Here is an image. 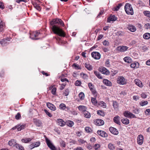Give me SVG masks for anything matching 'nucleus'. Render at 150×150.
I'll return each mask as SVG.
<instances>
[{
  "label": "nucleus",
  "instance_id": "48",
  "mask_svg": "<svg viewBox=\"0 0 150 150\" xmlns=\"http://www.w3.org/2000/svg\"><path fill=\"white\" fill-rule=\"evenodd\" d=\"M85 130L87 132H90L92 131L91 129L88 127H86L85 128Z\"/></svg>",
  "mask_w": 150,
  "mask_h": 150
},
{
  "label": "nucleus",
  "instance_id": "9",
  "mask_svg": "<svg viewBox=\"0 0 150 150\" xmlns=\"http://www.w3.org/2000/svg\"><path fill=\"white\" fill-rule=\"evenodd\" d=\"M99 71L102 73L106 75H109L110 74V71L104 67H101L99 69Z\"/></svg>",
  "mask_w": 150,
  "mask_h": 150
},
{
  "label": "nucleus",
  "instance_id": "44",
  "mask_svg": "<svg viewBox=\"0 0 150 150\" xmlns=\"http://www.w3.org/2000/svg\"><path fill=\"white\" fill-rule=\"evenodd\" d=\"M80 75L84 79H88V76L86 74H85L84 73H82L80 74Z\"/></svg>",
  "mask_w": 150,
  "mask_h": 150
},
{
  "label": "nucleus",
  "instance_id": "45",
  "mask_svg": "<svg viewBox=\"0 0 150 150\" xmlns=\"http://www.w3.org/2000/svg\"><path fill=\"white\" fill-rule=\"evenodd\" d=\"M144 14L146 16L150 17V12L148 11H144Z\"/></svg>",
  "mask_w": 150,
  "mask_h": 150
},
{
  "label": "nucleus",
  "instance_id": "10",
  "mask_svg": "<svg viewBox=\"0 0 150 150\" xmlns=\"http://www.w3.org/2000/svg\"><path fill=\"white\" fill-rule=\"evenodd\" d=\"M94 122L95 125L98 126L103 125L104 124V121L101 119H98L95 120Z\"/></svg>",
  "mask_w": 150,
  "mask_h": 150
},
{
  "label": "nucleus",
  "instance_id": "32",
  "mask_svg": "<svg viewBox=\"0 0 150 150\" xmlns=\"http://www.w3.org/2000/svg\"><path fill=\"white\" fill-rule=\"evenodd\" d=\"M84 117L86 118H89L91 117L90 113L88 111H86L84 112Z\"/></svg>",
  "mask_w": 150,
  "mask_h": 150
},
{
  "label": "nucleus",
  "instance_id": "17",
  "mask_svg": "<svg viewBox=\"0 0 150 150\" xmlns=\"http://www.w3.org/2000/svg\"><path fill=\"white\" fill-rule=\"evenodd\" d=\"M109 130L112 133L115 135H117L118 133L117 129L113 127H110Z\"/></svg>",
  "mask_w": 150,
  "mask_h": 150
},
{
  "label": "nucleus",
  "instance_id": "61",
  "mask_svg": "<svg viewBox=\"0 0 150 150\" xmlns=\"http://www.w3.org/2000/svg\"><path fill=\"white\" fill-rule=\"evenodd\" d=\"M145 27L147 29H150V25L149 23H148L147 24H146L145 25Z\"/></svg>",
  "mask_w": 150,
  "mask_h": 150
},
{
  "label": "nucleus",
  "instance_id": "53",
  "mask_svg": "<svg viewBox=\"0 0 150 150\" xmlns=\"http://www.w3.org/2000/svg\"><path fill=\"white\" fill-rule=\"evenodd\" d=\"M103 43L104 45L108 46L109 45V42L108 41L105 40L103 42Z\"/></svg>",
  "mask_w": 150,
  "mask_h": 150
},
{
  "label": "nucleus",
  "instance_id": "40",
  "mask_svg": "<svg viewBox=\"0 0 150 150\" xmlns=\"http://www.w3.org/2000/svg\"><path fill=\"white\" fill-rule=\"evenodd\" d=\"M34 7L38 11H40L41 9L40 6L36 3L33 4Z\"/></svg>",
  "mask_w": 150,
  "mask_h": 150
},
{
  "label": "nucleus",
  "instance_id": "19",
  "mask_svg": "<svg viewBox=\"0 0 150 150\" xmlns=\"http://www.w3.org/2000/svg\"><path fill=\"white\" fill-rule=\"evenodd\" d=\"M57 122L58 125L61 126H63L65 125L66 123L62 119H58Z\"/></svg>",
  "mask_w": 150,
  "mask_h": 150
},
{
  "label": "nucleus",
  "instance_id": "30",
  "mask_svg": "<svg viewBox=\"0 0 150 150\" xmlns=\"http://www.w3.org/2000/svg\"><path fill=\"white\" fill-rule=\"evenodd\" d=\"M94 73L98 78L100 79H103L102 77L101 76L100 74L98 72L94 71Z\"/></svg>",
  "mask_w": 150,
  "mask_h": 150
},
{
  "label": "nucleus",
  "instance_id": "28",
  "mask_svg": "<svg viewBox=\"0 0 150 150\" xmlns=\"http://www.w3.org/2000/svg\"><path fill=\"white\" fill-rule=\"evenodd\" d=\"M78 109L80 111H82L84 112L86 111V108L85 106L83 105H80L78 107Z\"/></svg>",
  "mask_w": 150,
  "mask_h": 150
},
{
  "label": "nucleus",
  "instance_id": "64",
  "mask_svg": "<svg viewBox=\"0 0 150 150\" xmlns=\"http://www.w3.org/2000/svg\"><path fill=\"white\" fill-rule=\"evenodd\" d=\"M74 150H83V149L81 147H78L74 149Z\"/></svg>",
  "mask_w": 150,
  "mask_h": 150
},
{
  "label": "nucleus",
  "instance_id": "1",
  "mask_svg": "<svg viewBox=\"0 0 150 150\" xmlns=\"http://www.w3.org/2000/svg\"><path fill=\"white\" fill-rule=\"evenodd\" d=\"M58 24L62 26L64 25L62 21L60 19L56 18L53 19L50 22V24L52 26V30L54 33L59 36L65 37V34L62 29L56 25H54L55 24Z\"/></svg>",
  "mask_w": 150,
  "mask_h": 150
},
{
  "label": "nucleus",
  "instance_id": "35",
  "mask_svg": "<svg viewBox=\"0 0 150 150\" xmlns=\"http://www.w3.org/2000/svg\"><path fill=\"white\" fill-rule=\"evenodd\" d=\"M16 148L20 150H24V147L23 146L18 144H17L16 145Z\"/></svg>",
  "mask_w": 150,
  "mask_h": 150
},
{
  "label": "nucleus",
  "instance_id": "57",
  "mask_svg": "<svg viewBox=\"0 0 150 150\" xmlns=\"http://www.w3.org/2000/svg\"><path fill=\"white\" fill-rule=\"evenodd\" d=\"M78 141L81 144H83L86 142V141L82 139L78 140Z\"/></svg>",
  "mask_w": 150,
  "mask_h": 150
},
{
  "label": "nucleus",
  "instance_id": "56",
  "mask_svg": "<svg viewBox=\"0 0 150 150\" xmlns=\"http://www.w3.org/2000/svg\"><path fill=\"white\" fill-rule=\"evenodd\" d=\"M75 84L76 86H80L81 84V82L80 81L77 80L76 81Z\"/></svg>",
  "mask_w": 150,
  "mask_h": 150
},
{
  "label": "nucleus",
  "instance_id": "7",
  "mask_svg": "<svg viewBox=\"0 0 150 150\" xmlns=\"http://www.w3.org/2000/svg\"><path fill=\"white\" fill-rule=\"evenodd\" d=\"M92 57L95 59H99L100 58V54L98 52H93L91 53Z\"/></svg>",
  "mask_w": 150,
  "mask_h": 150
},
{
  "label": "nucleus",
  "instance_id": "51",
  "mask_svg": "<svg viewBox=\"0 0 150 150\" xmlns=\"http://www.w3.org/2000/svg\"><path fill=\"white\" fill-rule=\"evenodd\" d=\"M122 4H119L115 8V11H118L120 8V7L122 6Z\"/></svg>",
  "mask_w": 150,
  "mask_h": 150
},
{
  "label": "nucleus",
  "instance_id": "13",
  "mask_svg": "<svg viewBox=\"0 0 150 150\" xmlns=\"http://www.w3.org/2000/svg\"><path fill=\"white\" fill-rule=\"evenodd\" d=\"M9 41L10 40L8 38L4 39L0 41V43L2 46H5L8 44Z\"/></svg>",
  "mask_w": 150,
  "mask_h": 150
},
{
  "label": "nucleus",
  "instance_id": "46",
  "mask_svg": "<svg viewBox=\"0 0 150 150\" xmlns=\"http://www.w3.org/2000/svg\"><path fill=\"white\" fill-rule=\"evenodd\" d=\"M60 145L61 146L63 147H65L66 146V144L65 142L64 141L61 140L60 142Z\"/></svg>",
  "mask_w": 150,
  "mask_h": 150
},
{
  "label": "nucleus",
  "instance_id": "63",
  "mask_svg": "<svg viewBox=\"0 0 150 150\" xmlns=\"http://www.w3.org/2000/svg\"><path fill=\"white\" fill-rule=\"evenodd\" d=\"M145 113L147 115H150V109H147L145 111Z\"/></svg>",
  "mask_w": 150,
  "mask_h": 150
},
{
  "label": "nucleus",
  "instance_id": "12",
  "mask_svg": "<svg viewBox=\"0 0 150 150\" xmlns=\"http://www.w3.org/2000/svg\"><path fill=\"white\" fill-rule=\"evenodd\" d=\"M98 134L101 137H106L108 136L107 134L105 132L102 130H98Z\"/></svg>",
  "mask_w": 150,
  "mask_h": 150
},
{
  "label": "nucleus",
  "instance_id": "15",
  "mask_svg": "<svg viewBox=\"0 0 150 150\" xmlns=\"http://www.w3.org/2000/svg\"><path fill=\"white\" fill-rule=\"evenodd\" d=\"M117 49L120 52H124L127 50L128 47L126 46H120L117 47Z\"/></svg>",
  "mask_w": 150,
  "mask_h": 150
},
{
  "label": "nucleus",
  "instance_id": "62",
  "mask_svg": "<svg viewBox=\"0 0 150 150\" xmlns=\"http://www.w3.org/2000/svg\"><path fill=\"white\" fill-rule=\"evenodd\" d=\"M104 12V11H100V12L98 14V16H97V18H99L100 17V16L101 15H102L103 14Z\"/></svg>",
  "mask_w": 150,
  "mask_h": 150
},
{
  "label": "nucleus",
  "instance_id": "58",
  "mask_svg": "<svg viewBox=\"0 0 150 150\" xmlns=\"http://www.w3.org/2000/svg\"><path fill=\"white\" fill-rule=\"evenodd\" d=\"M66 85V84L65 83H63L62 84L61 86L60 89L61 90H63L64 88V87Z\"/></svg>",
  "mask_w": 150,
  "mask_h": 150
},
{
  "label": "nucleus",
  "instance_id": "33",
  "mask_svg": "<svg viewBox=\"0 0 150 150\" xmlns=\"http://www.w3.org/2000/svg\"><path fill=\"white\" fill-rule=\"evenodd\" d=\"M18 131H20L22 129H24L25 127V125H18Z\"/></svg>",
  "mask_w": 150,
  "mask_h": 150
},
{
  "label": "nucleus",
  "instance_id": "38",
  "mask_svg": "<svg viewBox=\"0 0 150 150\" xmlns=\"http://www.w3.org/2000/svg\"><path fill=\"white\" fill-rule=\"evenodd\" d=\"M79 96L81 100L83 99L85 97L84 93L83 92H80L79 95Z\"/></svg>",
  "mask_w": 150,
  "mask_h": 150
},
{
  "label": "nucleus",
  "instance_id": "4",
  "mask_svg": "<svg viewBox=\"0 0 150 150\" xmlns=\"http://www.w3.org/2000/svg\"><path fill=\"white\" fill-rule=\"evenodd\" d=\"M124 115L126 117L130 118H136V116L128 111H125L124 113Z\"/></svg>",
  "mask_w": 150,
  "mask_h": 150
},
{
  "label": "nucleus",
  "instance_id": "36",
  "mask_svg": "<svg viewBox=\"0 0 150 150\" xmlns=\"http://www.w3.org/2000/svg\"><path fill=\"white\" fill-rule=\"evenodd\" d=\"M108 148L111 150H113L115 149V146L114 145L111 143H110L108 145Z\"/></svg>",
  "mask_w": 150,
  "mask_h": 150
},
{
  "label": "nucleus",
  "instance_id": "20",
  "mask_svg": "<svg viewBox=\"0 0 150 150\" xmlns=\"http://www.w3.org/2000/svg\"><path fill=\"white\" fill-rule=\"evenodd\" d=\"M9 145L11 146H16V145L17 144L16 143V142L14 139H12L9 141L8 142Z\"/></svg>",
  "mask_w": 150,
  "mask_h": 150
},
{
  "label": "nucleus",
  "instance_id": "60",
  "mask_svg": "<svg viewBox=\"0 0 150 150\" xmlns=\"http://www.w3.org/2000/svg\"><path fill=\"white\" fill-rule=\"evenodd\" d=\"M133 98L134 100L136 101L139 99V97L137 96H134Z\"/></svg>",
  "mask_w": 150,
  "mask_h": 150
},
{
  "label": "nucleus",
  "instance_id": "6",
  "mask_svg": "<svg viewBox=\"0 0 150 150\" xmlns=\"http://www.w3.org/2000/svg\"><path fill=\"white\" fill-rule=\"evenodd\" d=\"M40 34V33L38 32H33L32 33H30V37L33 40H38V39L36 38H35L38 36Z\"/></svg>",
  "mask_w": 150,
  "mask_h": 150
},
{
  "label": "nucleus",
  "instance_id": "42",
  "mask_svg": "<svg viewBox=\"0 0 150 150\" xmlns=\"http://www.w3.org/2000/svg\"><path fill=\"white\" fill-rule=\"evenodd\" d=\"M91 101L92 103L94 105H96L97 102L95 98H92L91 99Z\"/></svg>",
  "mask_w": 150,
  "mask_h": 150
},
{
  "label": "nucleus",
  "instance_id": "3",
  "mask_svg": "<svg viewBox=\"0 0 150 150\" xmlns=\"http://www.w3.org/2000/svg\"><path fill=\"white\" fill-rule=\"evenodd\" d=\"M45 140L47 145L51 150H60V149L59 147L58 148H56V147L52 143L50 140L47 137L45 138Z\"/></svg>",
  "mask_w": 150,
  "mask_h": 150
},
{
  "label": "nucleus",
  "instance_id": "47",
  "mask_svg": "<svg viewBox=\"0 0 150 150\" xmlns=\"http://www.w3.org/2000/svg\"><path fill=\"white\" fill-rule=\"evenodd\" d=\"M148 102L146 101H142L140 103V104L142 106H143L147 104Z\"/></svg>",
  "mask_w": 150,
  "mask_h": 150
},
{
  "label": "nucleus",
  "instance_id": "5",
  "mask_svg": "<svg viewBox=\"0 0 150 150\" xmlns=\"http://www.w3.org/2000/svg\"><path fill=\"white\" fill-rule=\"evenodd\" d=\"M117 82L119 84L122 85L125 84L126 83L125 79L124 77L121 76H120L118 78Z\"/></svg>",
  "mask_w": 150,
  "mask_h": 150
},
{
  "label": "nucleus",
  "instance_id": "16",
  "mask_svg": "<svg viewBox=\"0 0 150 150\" xmlns=\"http://www.w3.org/2000/svg\"><path fill=\"white\" fill-rule=\"evenodd\" d=\"M47 106L48 108L54 111L56 109V108L54 105L50 103H47Z\"/></svg>",
  "mask_w": 150,
  "mask_h": 150
},
{
  "label": "nucleus",
  "instance_id": "21",
  "mask_svg": "<svg viewBox=\"0 0 150 150\" xmlns=\"http://www.w3.org/2000/svg\"><path fill=\"white\" fill-rule=\"evenodd\" d=\"M34 122L35 124L38 127H40L42 125V122L37 119H35L34 120Z\"/></svg>",
  "mask_w": 150,
  "mask_h": 150
},
{
  "label": "nucleus",
  "instance_id": "11",
  "mask_svg": "<svg viewBox=\"0 0 150 150\" xmlns=\"http://www.w3.org/2000/svg\"><path fill=\"white\" fill-rule=\"evenodd\" d=\"M40 144V143L39 142L33 143L29 145V148L31 149H32L35 147H36L39 146Z\"/></svg>",
  "mask_w": 150,
  "mask_h": 150
},
{
  "label": "nucleus",
  "instance_id": "8",
  "mask_svg": "<svg viewBox=\"0 0 150 150\" xmlns=\"http://www.w3.org/2000/svg\"><path fill=\"white\" fill-rule=\"evenodd\" d=\"M88 86L94 96H96L97 93L96 91L94 88L93 85L91 83H88Z\"/></svg>",
  "mask_w": 150,
  "mask_h": 150
},
{
  "label": "nucleus",
  "instance_id": "27",
  "mask_svg": "<svg viewBox=\"0 0 150 150\" xmlns=\"http://www.w3.org/2000/svg\"><path fill=\"white\" fill-rule=\"evenodd\" d=\"M123 60L125 62H127L128 63H130L132 61V60L131 58L129 57H125L124 58Z\"/></svg>",
  "mask_w": 150,
  "mask_h": 150
},
{
  "label": "nucleus",
  "instance_id": "50",
  "mask_svg": "<svg viewBox=\"0 0 150 150\" xmlns=\"http://www.w3.org/2000/svg\"><path fill=\"white\" fill-rule=\"evenodd\" d=\"M69 90L68 89H66L64 93V94L65 96H67L69 94Z\"/></svg>",
  "mask_w": 150,
  "mask_h": 150
},
{
  "label": "nucleus",
  "instance_id": "54",
  "mask_svg": "<svg viewBox=\"0 0 150 150\" xmlns=\"http://www.w3.org/2000/svg\"><path fill=\"white\" fill-rule=\"evenodd\" d=\"M56 88L55 87L53 88L52 91V93L53 95H55L56 94Z\"/></svg>",
  "mask_w": 150,
  "mask_h": 150
},
{
  "label": "nucleus",
  "instance_id": "37",
  "mask_svg": "<svg viewBox=\"0 0 150 150\" xmlns=\"http://www.w3.org/2000/svg\"><path fill=\"white\" fill-rule=\"evenodd\" d=\"M97 113L98 115L103 117L105 115L104 112L101 110H98Z\"/></svg>",
  "mask_w": 150,
  "mask_h": 150
},
{
  "label": "nucleus",
  "instance_id": "26",
  "mask_svg": "<svg viewBox=\"0 0 150 150\" xmlns=\"http://www.w3.org/2000/svg\"><path fill=\"white\" fill-rule=\"evenodd\" d=\"M33 138H25L22 139H21V141L24 143H27L29 142H30L31 141V140Z\"/></svg>",
  "mask_w": 150,
  "mask_h": 150
},
{
  "label": "nucleus",
  "instance_id": "43",
  "mask_svg": "<svg viewBox=\"0 0 150 150\" xmlns=\"http://www.w3.org/2000/svg\"><path fill=\"white\" fill-rule=\"evenodd\" d=\"M59 107L60 109L63 110H64L66 107L64 103H61Z\"/></svg>",
  "mask_w": 150,
  "mask_h": 150
},
{
  "label": "nucleus",
  "instance_id": "52",
  "mask_svg": "<svg viewBox=\"0 0 150 150\" xmlns=\"http://www.w3.org/2000/svg\"><path fill=\"white\" fill-rule=\"evenodd\" d=\"M16 119L17 120H18L21 117V115L20 113H18L15 116Z\"/></svg>",
  "mask_w": 150,
  "mask_h": 150
},
{
  "label": "nucleus",
  "instance_id": "34",
  "mask_svg": "<svg viewBox=\"0 0 150 150\" xmlns=\"http://www.w3.org/2000/svg\"><path fill=\"white\" fill-rule=\"evenodd\" d=\"M67 125L69 127H72L74 125V122L70 120H68L66 122Z\"/></svg>",
  "mask_w": 150,
  "mask_h": 150
},
{
  "label": "nucleus",
  "instance_id": "22",
  "mask_svg": "<svg viewBox=\"0 0 150 150\" xmlns=\"http://www.w3.org/2000/svg\"><path fill=\"white\" fill-rule=\"evenodd\" d=\"M103 83L107 86H110L112 85L111 82L106 79H104L103 80Z\"/></svg>",
  "mask_w": 150,
  "mask_h": 150
},
{
  "label": "nucleus",
  "instance_id": "24",
  "mask_svg": "<svg viewBox=\"0 0 150 150\" xmlns=\"http://www.w3.org/2000/svg\"><path fill=\"white\" fill-rule=\"evenodd\" d=\"M120 117L118 116L115 117L113 118L114 122L116 124L120 125Z\"/></svg>",
  "mask_w": 150,
  "mask_h": 150
},
{
  "label": "nucleus",
  "instance_id": "31",
  "mask_svg": "<svg viewBox=\"0 0 150 150\" xmlns=\"http://www.w3.org/2000/svg\"><path fill=\"white\" fill-rule=\"evenodd\" d=\"M143 38L146 39H149L150 38V34L149 33H146L143 35Z\"/></svg>",
  "mask_w": 150,
  "mask_h": 150
},
{
  "label": "nucleus",
  "instance_id": "18",
  "mask_svg": "<svg viewBox=\"0 0 150 150\" xmlns=\"http://www.w3.org/2000/svg\"><path fill=\"white\" fill-rule=\"evenodd\" d=\"M134 82L135 84L140 87L143 86V84L141 81L138 79H136L134 80Z\"/></svg>",
  "mask_w": 150,
  "mask_h": 150
},
{
  "label": "nucleus",
  "instance_id": "2",
  "mask_svg": "<svg viewBox=\"0 0 150 150\" xmlns=\"http://www.w3.org/2000/svg\"><path fill=\"white\" fill-rule=\"evenodd\" d=\"M125 9L126 13L128 15H132L133 11L132 5L129 3H127L125 6Z\"/></svg>",
  "mask_w": 150,
  "mask_h": 150
},
{
  "label": "nucleus",
  "instance_id": "41",
  "mask_svg": "<svg viewBox=\"0 0 150 150\" xmlns=\"http://www.w3.org/2000/svg\"><path fill=\"white\" fill-rule=\"evenodd\" d=\"M113 106L115 109L116 110L118 107V105L117 103L115 101L113 102Z\"/></svg>",
  "mask_w": 150,
  "mask_h": 150
},
{
  "label": "nucleus",
  "instance_id": "49",
  "mask_svg": "<svg viewBox=\"0 0 150 150\" xmlns=\"http://www.w3.org/2000/svg\"><path fill=\"white\" fill-rule=\"evenodd\" d=\"M105 65L106 67H109L110 66L109 60L108 59L105 62Z\"/></svg>",
  "mask_w": 150,
  "mask_h": 150
},
{
  "label": "nucleus",
  "instance_id": "59",
  "mask_svg": "<svg viewBox=\"0 0 150 150\" xmlns=\"http://www.w3.org/2000/svg\"><path fill=\"white\" fill-rule=\"evenodd\" d=\"M100 147V145L98 144H96L94 146V148L95 149H98Z\"/></svg>",
  "mask_w": 150,
  "mask_h": 150
},
{
  "label": "nucleus",
  "instance_id": "39",
  "mask_svg": "<svg viewBox=\"0 0 150 150\" xmlns=\"http://www.w3.org/2000/svg\"><path fill=\"white\" fill-rule=\"evenodd\" d=\"M85 67L89 70H91L92 69V66L88 64H87L86 63L85 64Z\"/></svg>",
  "mask_w": 150,
  "mask_h": 150
},
{
  "label": "nucleus",
  "instance_id": "14",
  "mask_svg": "<svg viewBox=\"0 0 150 150\" xmlns=\"http://www.w3.org/2000/svg\"><path fill=\"white\" fill-rule=\"evenodd\" d=\"M144 137L142 135H139L137 138V143L138 144L141 145L143 142Z\"/></svg>",
  "mask_w": 150,
  "mask_h": 150
},
{
  "label": "nucleus",
  "instance_id": "23",
  "mask_svg": "<svg viewBox=\"0 0 150 150\" xmlns=\"http://www.w3.org/2000/svg\"><path fill=\"white\" fill-rule=\"evenodd\" d=\"M117 20V17L114 15H111L108 18V22H110V21H115Z\"/></svg>",
  "mask_w": 150,
  "mask_h": 150
},
{
  "label": "nucleus",
  "instance_id": "29",
  "mask_svg": "<svg viewBox=\"0 0 150 150\" xmlns=\"http://www.w3.org/2000/svg\"><path fill=\"white\" fill-rule=\"evenodd\" d=\"M121 121L123 124L125 125H128L129 123V120L127 118H124L122 119Z\"/></svg>",
  "mask_w": 150,
  "mask_h": 150
},
{
  "label": "nucleus",
  "instance_id": "25",
  "mask_svg": "<svg viewBox=\"0 0 150 150\" xmlns=\"http://www.w3.org/2000/svg\"><path fill=\"white\" fill-rule=\"evenodd\" d=\"M128 29L132 32H134L136 30V28L132 25H129L128 27Z\"/></svg>",
  "mask_w": 150,
  "mask_h": 150
},
{
  "label": "nucleus",
  "instance_id": "55",
  "mask_svg": "<svg viewBox=\"0 0 150 150\" xmlns=\"http://www.w3.org/2000/svg\"><path fill=\"white\" fill-rule=\"evenodd\" d=\"M44 111L45 113L47 114V115H48L49 117H52V115L50 112H49L47 110H45Z\"/></svg>",
  "mask_w": 150,
  "mask_h": 150
}]
</instances>
